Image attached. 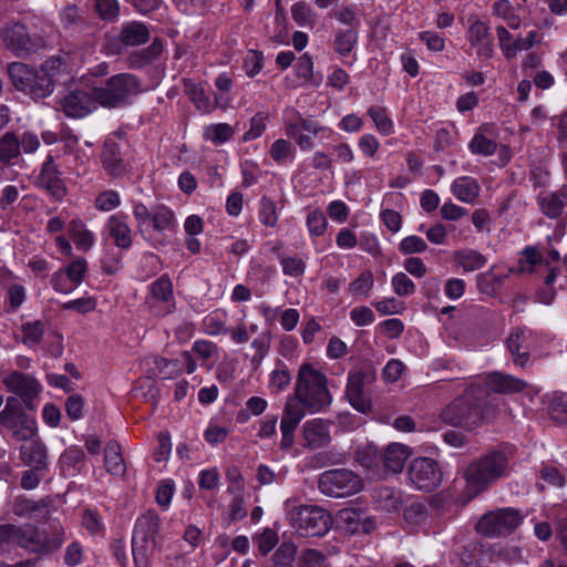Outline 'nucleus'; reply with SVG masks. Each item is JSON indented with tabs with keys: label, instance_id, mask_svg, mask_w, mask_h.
Here are the masks:
<instances>
[{
	"label": "nucleus",
	"instance_id": "obj_50",
	"mask_svg": "<svg viewBox=\"0 0 567 567\" xmlns=\"http://www.w3.org/2000/svg\"><path fill=\"white\" fill-rule=\"evenodd\" d=\"M268 121V112H256L254 116L249 120V128L243 134L241 142L248 143L261 137L267 130Z\"/></svg>",
	"mask_w": 567,
	"mask_h": 567
},
{
	"label": "nucleus",
	"instance_id": "obj_3",
	"mask_svg": "<svg viewBox=\"0 0 567 567\" xmlns=\"http://www.w3.org/2000/svg\"><path fill=\"white\" fill-rule=\"evenodd\" d=\"M159 529L161 517L155 509H148L136 518L131 539L135 567H148L151 556L162 549L164 539Z\"/></svg>",
	"mask_w": 567,
	"mask_h": 567
},
{
	"label": "nucleus",
	"instance_id": "obj_17",
	"mask_svg": "<svg viewBox=\"0 0 567 567\" xmlns=\"http://www.w3.org/2000/svg\"><path fill=\"white\" fill-rule=\"evenodd\" d=\"M498 128L494 123L484 122L474 131L467 148L472 155L488 157L498 150Z\"/></svg>",
	"mask_w": 567,
	"mask_h": 567
},
{
	"label": "nucleus",
	"instance_id": "obj_44",
	"mask_svg": "<svg viewBox=\"0 0 567 567\" xmlns=\"http://www.w3.org/2000/svg\"><path fill=\"white\" fill-rule=\"evenodd\" d=\"M235 134L234 127L228 123H212L203 128V140L220 146L228 143Z\"/></svg>",
	"mask_w": 567,
	"mask_h": 567
},
{
	"label": "nucleus",
	"instance_id": "obj_5",
	"mask_svg": "<svg viewBox=\"0 0 567 567\" xmlns=\"http://www.w3.org/2000/svg\"><path fill=\"white\" fill-rule=\"evenodd\" d=\"M65 529L58 519L49 523V528H40L34 524L20 525L17 546L30 554L47 556L63 545Z\"/></svg>",
	"mask_w": 567,
	"mask_h": 567
},
{
	"label": "nucleus",
	"instance_id": "obj_59",
	"mask_svg": "<svg viewBox=\"0 0 567 567\" xmlns=\"http://www.w3.org/2000/svg\"><path fill=\"white\" fill-rule=\"evenodd\" d=\"M175 493V482L173 478H163L157 483L155 491L156 504L163 512L168 511Z\"/></svg>",
	"mask_w": 567,
	"mask_h": 567
},
{
	"label": "nucleus",
	"instance_id": "obj_1",
	"mask_svg": "<svg viewBox=\"0 0 567 567\" xmlns=\"http://www.w3.org/2000/svg\"><path fill=\"white\" fill-rule=\"evenodd\" d=\"M291 400L308 414L328 412L333 402L329 379L311 362H302L296 377Z\"/></svg>",
	"mask_w": 567,
	"mask_h": 567
},
{
	"label": "nucleus",
	"instance_id": "obj_4",
	"mask_svg": "<svg viewBox=\"0 0 567 567\" xmlns=\"http://www.w3.org/2000/svg\"><path fill=\"white\" fill-rule=\"evenodd\" d=\"M99 158L103 172L112 179H121L131 174L134 154L126 132L120 128L107 134Z\"/></svg>",
	"mask_w": 567,
	"mask_h": 567
},
{
	"label": "nucleus",
	"instance_id": "obj_27",
	"mask_svg": "<svg viewBox=\"0 0 567 567\" xmlns=\"http://www.w3.org/2000/svg\"><path fill=\"white\" fill-rule=\"evenodd\" d=\"M150 230L158 235L167 233L174 234L178 228V223L174 210L165 204L153 206V214L150 219Z\"/></svg>",
	"mask_w": 567,
	"mask_h": 567
},
{
	"label": "nucleus",
	"instance_id": "obj_15",
	"mask_svg": "<svg viewBox=\"0 0 567 567\" xmlns=\"http://www.w3.org/2000/svg\"><path fill=\"white\" fill-rule=\"evenodd\" d=\"M151 360L154 373L165 380L176 379L183 373L192 374L197 369L196 360L188 350L181 351L176 358L153 355Z\"/></svg>",
	"mask_w": 567,
	"mask_h": 567
},
{
	"label": "nucleus",
	"instance_id": "obj_16",
	"mask_svg": "<svg viewBox=\"0 0 567 567\" xmlns=\"http://www.w3.org/2000/svg\"><path fill=\"white\" fill-rule=\"evenodd\" d=\"M35 185L44 189L55 202H61L66 195V187L61 172L54 163L52 154H48L37 176Z\"/></svg>",
	"mask_w": 567,
	"mask_h": 567
},
{
	"label": "nucleus",
	"instance_id": "obj_22",
	"mask_svg": "<svg viewBox=\"0 0 567 567\" xmlns=\"http://www.w3.org/2000/svg\"><path fill=\"white\" fill-rule=\"evenodd\" d=\"M306 415H308V413L300 409V406L295 405L291 400H287L280 421L281 440L279 449L281 451H288L292 447L295 442V432Z\"/></svg>",
	"mask_w": 567,
	"mask_h": 567
},
{
	"label": "nucleus",
	"instance_id": "obj_55",
	"mask_svg": "<svg viewBox=\"0 0 567 567\" xmlns=\"http://www.w3.org/2000/svg\"><path fill=\"white\" fill-rule=\"evenodd\" d=\"M61 462L71 475H75L81 472L85 464V453L80 446L71 445L61 455Z\"/></svg>",
	"mask_w": 567,
	"mask_h": 567
},
{
	"label": "nucleus",
	"instance_id": "obj_58",
	"mask_svg": "<svg viewBox=\"0 0 567 567\" xmlns=\"http://www.w3.org/2000/svg\"><path fill=\"white\" fill-rule=\"evenodd\" d=\"M313 68L315 63L312 56L306 52L299 56L297 63L295 64V72L296 75L303 80L307 84L319 86L321 83V78L315 80Z\"/></svg>",
	"mask_w": 567,
	"mask_h": 567
},
{
	"label": "nucleus",
	"instance_id": "obj_24",
	"mask_svg": "<svg viewBox=\"0 0 567 567\" xmlns=\"http://www.w3.org/2000/svg\"><path fill=\"white\" fill-rule=\"evenodd\" d=\"M50 505L51 498L49 496L35 501L22 494L14 498L12 509L14 515L19 517L42 520L49 517Z\"/></svg>",
	"mask_w": 567,
	"mask_h": 567
},
{
	"label": "nucleus",
	"instance_id": "obj_37",
	"mask_svg": "<svg viewBox=\"0 0 567 567\" xmlns=\"http://www.w3.org/2000/svg\"><path fill=\"white\" fill-rule=\"evenodd\" d=\"M163 49L162 39L155 38L148 47L132 52L128 55V64L132 69L147 66L161 56Z\"/></svg>",
	"mask_w": 567,
	"mask_h": 567
},
{
	"label": "nucleus",
	"instance_id": "obj_13",
	"mask_svg": "<svg viewBox=\"0 0 567 567\" xmlns=\"http://www.w3.org/2000/svg\"><path fill=\"white\" fill-rule=\"evenodd\" d=\"M408 477L415 489L433 492L442 484L443 471L436 460L416 457L408 466Z\"/></svg>",
	"mask_w": 567,
	"mask_h": 567
},
{
	"label": "nucleus",
	"instance_id": "obj_54",
	"mask_svg": "<svg viewBox=\"0 0 567 567\" xmlns=\"http://www.w3.org/2000/svg\"><path fill=\"white\" fill-rule=\"evenodd\" d=\"M291 382V374L288 365L277 360L275 369L269 374V388L275 392H284Z\"/></svg>",
	"mask_w": 567,
	"mask_h": 567
},
{
	"label": "nucleus",
	"instance_id": "obj_31",
	"mask_svg": "<svg viewBox=\"0 0 567 567\" xmlns=\"http://www.w3.org/2000/svg\"><path fill=\"white\" fill-rule=\"evenodd\" d=\"M150 292L153 299L165 303V315L175 311L174 287L167 274H163L150 285Z\"/></svg>",
	"mask_w": 567,
	"mask_h": 567
},
{
	"label": "nucleus",
	"instance_id": "obj_35",
	"mask_svg": "<svg viewBox=\"0 0 567 567\" xmlns=\"http://www.w3.org/2000/svg\"><path fill=\"white\" fill-rule=\"evenodd\" d=\"M410 449L401 443H391L383 451L382 467L392 473L403 470L404 463L410 456Z\"/></svg>",
	"mask_w": 567,
	"mask_h": 567
},
{
	"label": "nucleus",
	"instance_id": "obj_34",
	"mask_svg": "<svg viewBox=\"0 0 567 567\" xmlns=\"http://www.w3.org/2000/svg\"><path fill=\"white\" fill-rule=\"evenodd\" d=\"M453 262L463 269L464 272L481 270L487 264V258L473 248L456 249L453 252Z\"/></svg>",
	"mask_w": 567,
	"mask_h": 567
},
{
	"label": "nucleus",
	"instance_id": "obj_33",
	"mask_svg": "<svg viewBox=\"0 0 567 567\" xmlns=\"http://www.w3.org/2000/svg\"><path fill=\"white\" fill-rule=\"evenodd\" d=\"M151 38L150 30L141 21H128L121 25L120 41L126 47H138L148 42Z\"/></svg>",
	"mask_w": 567,
	"mask_h": 567
},
{
	"label": "nucleus",
	"instance_id": "obj_57",
	"mask_svg": "<svg viewBox=\"0 0 567 567\" xmlns=\"http://www.w3.org/2000/svg\"><path fill=\"white\" fill-rule=\"evenodd\" d=\"M282 274L290 278H301L307 269L306 261L300 256H278Z\"/></svg>",
	"mask_w": 567,
	"mask_h": 567
},
{
	"label": "nucleus",
	"instance_id": "obj_40",
	"mask_svg": "<svg viewBox=\"0 0 567 567\" xmlns=\"http://www.w3.org/2000/svg\"><path fill=\"white\" fill-rule=\"evenodd\" d=\"M451 193L463 203H473L480 194V185L472 176H460L451 184Z\"/></svg>",
	"mask_w": 567,
	"mask_h": 567
},
{
	"label": "nucleus",
	"instance_id": "obj_26",
	"mask_svg": "<svg viewBox=\"0 0 567 567\" xmlns=\"http://www.w3.org/2000/svg\"><path fill=\"white\" fill-rule=\"evenodd\" d=\"M305 446L317 450L328 445L331 441L328 425L322 419L308 420L302 425Z\"/></svg>",
	"mask_w": 567,
	"mask_h": 567
},
{
	"label": "nucleus",
	"instance_id": "obj_19",
	"mask_svg": "<svg viewBox=\"0 0 567 567\" xmlns=\"http://www.w3.org/2000/svg\"><path fill=\"white\" fill-rule=\"evenodd\" d=\"M96 103L93 92L74 90L63 96L60 106L66 117L83 118L96 109Z\"/></svg>",
	"mask_w": 567,
	"mask_h": 567
},
{
	"label": "nucleus",
	"instance_id": "obj_8",
	"mask_svg": "<svg viewBox=\"0 0 567 567\" xmlns=\"http://www.w3.org/2000/svg\"><path fill=\"white\" fill-rule=\"evenodd\" d=\"M291 526L302 537H320L327 534L332 524V517L318 505H299L288 512Z\"/></svg>",
	"mask_w": 567,
	"mask_h": 567
},
{
	"label": "nucleus",
	"instance_id": "obj_14",
	"mask_svg": "<svg viewBox=\"0 0 567 567\" xmlns=\"http://www.w3.org/2000/svg\"><path fill=\"white\" fill-rule=\"evenodd\" d=\"M540 344L537 332L526 326L513 328L506 339V348L513 357L514 363L525 368L530 361V353Z\"/></svg>",
	"mask_w": 567,
	"mask_h": 567
},
{
	"label": "nucleus",
	"instance_id": "obj_52",
	"mask_svg": "<svg viewBox=\"0 0 567 567\" xmlns=\"http://www.w3.org/2000/svg\"><path fill=\"white\" fill-rule=\"evenodd\" d=\"M403 517L410 525H423L430 517L429 507L424 502L412 501L404 507Z\"/></svg>",
	"mask_w": 567,
	"mask_h": 567
},
{
	"label": "nucleus",
	"instance_id": "obj_49",
	"mask_svg": "<svg viewBox=\"0 0 567 567\" xmlns=\"http://www.w3.org/2000/svg\"><path fill=\"white\" fill-rule=\"evenodd\" d=\"M81 524L91 536H105L106 526L96 508H85L82 513Z\"/></svg>",
	"mask_w": 567,
	"mask_h": 567
},
{
	"label": "nucleus",
	"instance_id": "obj_23",
	"mask_svg": "<svg viewBox=\"0 0 567 567\" xmlns=\"http://www.w3.org/2000/svg\"><path fill=\"white\" fill-rule=\"evenodd\" d=\"M358 42L359 32L354 28L337 29L333 32L332 48L344 65L352 66L357 61Z\"/></svg>",
	"mask_w": 567,
	"mask_h": 567
},
{
	"label": "nucleus",
	"instance_id": "obj_29",
	"mask_svg": "<svg viewBox=\"0 0 567 567\" xmlns=\"http://www.w3.org/2000/svg\"><path fill=\"white\" fill-rule=\"evenodd\" d=\"M132 214L142 238L155 249L163 246V240L150 235L148 223L153 214V207L150 209L143 202L132 200Z\"/></svg>",
	"mask_w": 567,
	"mask_h": 567
},
{
	"label": "nucleus",
	"instance_id": "obj_64",
	"mask_svg": "<svg viewBox=\"0 0 567 567\" xmlns=\"http://www.w3.org/2000/svg\"><path fill=\"white\" fill-rule=\"evenodd\" d=\"M550 417L559 424H567V393L555 394L548 405Z\"/></svg>",
	"mask_w": 567,
	"mask_h": 567
},
{
	"label": "nucleus",
	"instance_id": "obj_20",
	"mask_svg": "<svg viewBox=\"0 0 567 567\" xmlns=\"http://www.w3.org/2000/svg\"><path fill=\"white\" fill-rule=\"evenodd\" d=\"M337 522L349 534H370L377 527L375 520L364 511L357 507H344L338 511Z\"/></svg>",
	"mask_w": 567,
	"mask_h": 567
},
{
	"label": "nucleus",
	"instance_id": "obj_53",
	"mask_svg": "<svg viewBox=\"0 0 567 567\" xmlns=\"http://www.w3.org/2000/svg\"><path fill=\"white\" fill-rule=\"evenodd\" d=\"M22 342L29 348L38 346L44 336L45 324L41 320L28 321L21 324Z\"/></svg>",
	"mask_w": 567,
	"mask_h": 567
},
{
	"label": "nucleus",
	"instance_id": "obj_25",
	"mask_svg": "<svg viewBox=\"0 0 567 567\" xmlns=\"http://www.w3.org/2000/svg\"><path fill=\"white\" fill-rule=\"evenodd\" d=\"M183 84L186 95L199 113L210 114L220 105V96L214 94V100H212L204 83L184 79Z\"/></svg>",
	"mask_w": 567,
	"mask_h": 567
},
{
	"label": "nucleus",
	"instance_id": "obj_21",
	"mask_svg": "<svg viewBox=\"0 0 567 567\" xmlns=\"http://www.w3.org/2000/svg\"><path fill=\"white\" fill-rule=\"evenodd\" d=\"M367 373L363 370L350 371L347 377L346 396L350 405L360 413H368L372 402L364 395Z\"/></svg>",
	"mask_w": 567,
	"mask_h": 567
},
{
	"label": "nucleus",
	"instance_id": "obj_48",
	"mask_svg": "<svg viewBox=\"0 0 567 567\" xmlns=\"http://www.w3.org/2000/svg\"><path fill=\"white\" fill-rule=\"evenodd\" d=\"M4 288L3 310L9 315L16 313L27 300V289L23 285L17 282L4 286Z\"/></svg>",
	"mask_w": 567,
	"mask_h": 567
},
{
	"label": "nucleus",
	"instance_id": "obj_51",
	"mask_svg": "<svg viewBox=\"0 0 567 567\" xmlns=\"http://www.w3.org/2000/svg\"><path fill=\"white\" fill-rule=\"evenodd\" d=\"M374 286V277L371 270H363L354 280L349 284L348 291L354 298L367 299Z\"/></svg>",
	"mask_w": 567,
	"mask_h": 567
},
{
	"label": "nucleus",
	"instance_id": "obj_30",
	"mask_svg": "<svg viewBox=\"0 0 567 567\" xmlns=\"http://www.w3.org/2000/svg\"><path fill=\"white\" fill-rule=\"evenodd\" d=\"M1 425L10 431L12 436L18 441H29L38 432L35 417L28 413L12 417L1 423Z\"/></svg>",
	"mask_w": 567,
	"mask_h": 567
},
{
	"label": "nucleus",
	"instance_id": "obj_63",
	"mask_svg": "<svg viewBox=\"0 0 567 567\" xmlns=\"http://www.w3.org/2000/svg\"><path fill=\"white\" fill-rule=\"evenodd\" d=\"M252 540L259 554L266 556L277 546L279 537L274 529L266 527L262 532L257 533Z\"/></svg>",
	"mask_w": 567,
	"mask_h": 567
},
{
	"label": "nucleus",
	"instance_id": "obj_45",
	"mask_svg": "<svg viewBox=\"0 0 567 567\" xmlns=\"http://www.w3.org/2000/svg\"><path fill=\"white\" fill-rule=\"evenodd\" d=\"M34 68L23 62H11L7 66L8 76L16 90L25 93V90L33 76Z\"/></svg>",
	"mask_w": 567,
	"mask_h": 567
},
{
	"label": "nucleus",
	"instance_id": "obj_47",
	"mask_svg": "<svg viewBox=\"0 0 567 567\" xmlns=\"http://www.w3.org/2000/svg\"><path fill=\"white\" fill-rule=\"evenodd\" d=\"M269 155L279 166L290 165L296 158V147L285 138L274 141Z\"/></svg>",
	"mask_w": 567,
	"mask_h": 567
},
{
	"label": "nucleus",
	"instance_id": "obj_38",
	"mask_svg": "<svg viewBox=\"0 0 567 567\" xmlns=\"http://www.w3.org/2000/svg\"><path fill=\"white\" fill-rule=\"evenodd\" d=\"M104 466L113 476H123L126 472L122 449L116 440H110L104 447Z\"/></svg>",
	"mask_w": 567,
	"mask_h": 567
},
{
	"label": "nucleus",
	"instance_id": "obj_46",
	"mask_svg": "<svg viewBox=\"0 0 567 567\" xmlns=\"http://www.w3.org/2000/svg\"><path fill=\"white\" fill-rule=\"evenodd\" d=\"M383 451H380L373 443H365L355 451V461L367 470H379L382 467Z\"/></svg>",
	"mask_w": 567,
	"mask_h": 567
},
{
	"label": "nucleus",
	"instance_id": "obj_62",
	"mask_svg": "<svg viewBox=\"0 0 567 567\" xmlns=\"http://www.w3.org/2000/svg\"><path fill=\"white\" fill-rule=\"evenodd\" d=\"M278 212L275 200L267 196H262L260 199V206L258 210L259 221L267 227H275L278 223Z\"/></svg>",
	"mask_w": 567,
	"mask_h": 567
},
{
	"label": "nucleus",
	"instance_id": "obj_12",
	"mask_svg": "<svg viewBox=\"0 0 567 567\" xmlns=\"http://www.w3.org/2000/svg\"><path fill=\"white\" fill-rule=\"evenodd\" d=\"M2 383L10 393L21 400L25 410L37 411L43 385L34 375L14 370L3 378Z\"/></svg>",
	"mask_w": 567,
	"mask_h": 567
},
{
	"label": "nucleus",
	"instance_id": "obj_61",
	"mask_svg": "<svg viewBox=\"0 0 567 567\" xmlns=\"http://www.w3.org/2000/svg\"><path fill=\"white\" fill-rule=\"evenodd\" d=\"M264 64V52L256 49H249L243 60V69L246 75L250 79H254L261 72Z\"/></svg>",
	"mask_w": 567,
	"mask_h": 567
},
{
	"label": "nucleus",
	"instance_id": "obj_9",
	"mask_svg": "<svg viewBox=\"0 0 567 567\" xmlns=\"http://www.w3.org/2000/svg\"><path fill=\"white\" fill-rule=\"evenodd\" d=\"M483 416L484 411L481 401L468 395L455 398L440 413V417L445 424L467 430L477 427Z\"/></svg>",
	"mask_w": 567,
	"mask_h": 567
},
{
	"label": "nucleus",
	"instance_id": "obj_32",
	"mask_svg": "<svg viewBox=\"0 0 567 567\" xmlns=\"http://www.w3.org/2000/svg\"><path fill=\"white\" fill-rule=\"evenodd\" d=\"M567 202V190L550 192L540 194L537 204L540 212L549 219H557L563 215Z\"/></svg>",
	"mask_w": 567,
	"mask_h": 567
},
{
	"label": "nucleus",
	"instance_id": "obj_41",
	"mask_svg": "<svg viewBox=\"0 0 567 567\" xmlns=\"http://www.w3.org/2000/svg\"><path fill=\"white\" fill-rule=\"evenodd\" d=\"M367 116L371 118L380 135L390 136L395 133V125L386 106L371 105L367 110Z\"/></svg>",
	"mask_w": 567,
	"mask_h": 567
},
{
	"label": "nucleus",
	"instance_id": "obj_39",
	"mask_svg": "<svg viewBox=\"0 0 567 567\" xmlns=\"http://www.w3.org/2000/svg\"><path fill=\"white\" fill-rule=\"evenodd\" d=\"M488 388L497 393H518L526 388V382L509 374L493 372L487 377Z\"/></svg>",
	"mask_w": 567,
	"mask_h": 567
},
{
	"label": "nucleus",
	"instance_id": "obj_60",
	"mask_svg": "<svg viewBox=\"0 0 567 567\" xmlns=\"http://www.w3.org/2000/svg\"><path fill=\"white\" fill-rule=\"evenodd\" d=\"M297 547L292 542H282L276 549L272 560V567H296L295 558Z\"/></svg>",
	"mask_w": 567,
	"mask_h": 567
},
{
	"label": "nucleus",
	"instance_id": "obj_56",
	"mask_svg": "<svg viewBox=\"0 0 567 567\" xmlns=\"http://www.w3.org/2000/svg\"><path fill=\"white\" fill-rule=\"evenodd\" d=\"M124 251L125 250H120L115 247L107 248L103 251L100 259L101 269L103 274L107 276H113L120 271V269L122 268Z\"/></svg>",
	"mask_w": 567,
	"mask_h": 567
},
{
	"label": "nucleus",
	"instance_id": "obj_18",
	"mask_svg": "<svg viewBox=\"0 0 567 567\" xmlns=\"http://www.w3.org/2000/svg\"><path fill=\"white\" fill-rule=\"evenodd\" d=\"M127 214L120 212L109 216L104 230L115 248L128 251L133 247V230L128 224Z\"/></svg>",
	"mask_w": 567,
	"mask_h": 567
},
{
	"label": "nucleus",
	"instance_id": "obj_36",
	"mask_svg": "<svg viewBox=\"0 0 567 567\" xmlns=\"http://www.w3.org/2000/svg\"><path fill=\"white\" fill-rule=\"evenodd\" d=\"M54 80L49 74L42 72V70L34 69L33 76L25 90V95H29L33 100H42L50 96L54 91Z\"/></svg>",
	"mask_w": 567,
	"mask_h": 567
},
{
	"label": "nucleus",
	"instance_id": "obj_28",
	"mask_svg": "<svg viewBox=\"0 0 567 567\" xmlns=\"http://www.w3.org/2000/svg\"><path fill=\"white\" fill-rule=\"evenodd\" d=\"M22 462L37 471H49L47 446L40 440H31L20 447Z\"/></svg>",
	"mask_w": 567,
	"mask_h": 567
},
{
	"label": "nucleus",
	"instance_id": "obj_11",
	"mask_svg": "<svg viewBox=\"0 0 567 567\" xmlns=\"http://www.w3.org/2000/svg\"><path fill=\"white\" fill-rule=\"evenodd\" d=\"M524 516L514 507H503L484 514L476 530L485 537L506 536L513 533L523 523Z\"/></svg>",
	"mask_w": 567,
	"mask_h": 567
},
{
	"label": "nucleus",
	"instance_id": "obj_43",
	"mask_svg": "<svg viewBox=\"0 0 567 567\" xmlns=\"http://www.w3.org/2000/svg\"><path fill=\"white\" fill-rule=\"evenodd\" d=\"M18 135L13 132L6 133L0 138V165H16L20 158Z\"/></svg>",
	"mask_w": 567,
	"mask_h": 567
},
{
	"label": "nucleus",
	"instance_id": "obj_7",
	"mask_svg": "<svg viewBox=\"0 0 567 567\" xmlns=\"http://www.w3.org/2000/svg\"><path fill=\"white\" fill-rule=\"evenodd\" d=\"M0 39L4 47L19 58L37 52L43 43L35 28L28 27L22 20L6 22L0 29Z\"/></svg>",
	"mask_w": 567,
	"mask_h": 567
},
{
	"label": "nucleus",
	"instance_id": "obj_42",
	"mask_svg": "<svg viewBox=\"0 0 567 567\" xmlns=\"http://www.w3.org/2000/svg\"><path fill=\"white\" fill-rule=\"evenodd\" d=\"M277 276V268L274 265L265 262L262 259L252 257L249 260L247 269V280L269 284Z\"/></svg>",
	"mask_w": 567,
	"mask_h": 567
},
{
	"label": "nucleus",
	"instance_id": "obj_10",
	"mask_svg": "<svg viewBox=\"0 0 567 567\" xmlns=\"http://www.w3.org/2000/svg\"><path fill=\"white\" fill-rule=\"evenodd\" d=\"M362 486L360 476L348 468L324 471L320 474L318 482L322 494L336 498L353 495L360 492Z\"/></svg>",
	"mask_w": 567,
	"mask_h": 567
},
{
	"label": "nucleus",
	"instance_id": "obj_2",
	"mask_svg": "<svg viewBox=\"0 0 567 567\" xmlns=\"http://www.w3.org/2000/svg\"><path fill=\"white\" fill-rule=\"evenodd\" d=\"M511 473L509 456L505 451L492 450L472 461L465 473L466 491L471 498L484 493Z\"/></svg>",
	"mask_w": 567,
	"mask_h": 567
},
{
	"label": "nucleus",
	"instance_id": "obj_6",
	"mask_svg": "<svg viewBox=\"0 0 567 567\" xmlns=\"http://www.w3.org/2000/svg\"><path fill=\"white\" fill-rule=\"evenodd\" d=\"M138 91V79L130 73L112 75L104 85L93 87L95 101L106 109H118L130 104L131 97Z\"/></svg>",
	"mask_w": 567,
	"mask_h": 567
}]
</instances>
